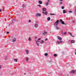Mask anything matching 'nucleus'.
<instances>
[{
	"instance_id": "nucleus-1",
	"label": "nucleus",
	"mask_w": 76,
	"mask_h": 76,
	"mask_svg": "<svg viewBox=\"0 0 76 76\" xmlns=\"http://www.w3.org/2000/svg\"><path fill=\"white\" fill-rule=\"evenodd\" d=\"M59 22H60V20H57L54 23V25H55V26H57V25H58Z\"/></svg>"
},
{
	"instance_id": "nucleus-2",
	"label": "nucleus",
	"mask_w": 76,
	"mask_h": 76,
	"mask_svg": "<svg viewBox=\"0 0 76 76\" xmlns=\"http://www.w3.org/2000/svg\"><path fill=\"white\" fill-rule=\"evenodd\" d=\"M12 42H15V41H16V38L15 37H12Z\"/></svg>"
},
{
	"instance_id": "nucleus-3",
	"label": "nucleus",
	"mask_w": 76,
	"mask_h": 76,
	"mask_svg": "<svg viewBox=\"0 0 76 76\" xmlns=\"http://www.w3.org/2000/svg\"><path fill=\"white\" fill-rule=\"evenodd\" d=\"M38 24L37 23H35L34 24V26L35 28H38Z\"/></svg>"
},
{
	"instance_id": "nucleus-4",
	"label": "nucleus",
	"mask_w": 76,
	"mask_h": 76,
	"mask_svg": "<svg viewBox=\"0 0 76 76\" xmlns=\"http://www.w3.org/2000/svg\"><path fill=\"white\" fill-rule=\"evenodd\" d=\"M75 73V70H72L70 72V73L71 74H73L74 73Z\"/></svg>"
},
{
	"instance_id": "nucleus-5",
	"label": "nucleus",
	"mask_w": 76,
	"mask_h": 76,
	"mask_svg": "<svg viewBox=\"0 0 76 76\" xmlns=\"http://www.w3.org/2000/svg\"><path fill=\"white\" fill-rule=\"evenodd\" d=\"M40 44H42L44 43V41L43 40H40Z\"/></svg>"
},
{
	"instance_id": "nucleus-6",
	"label": "nucleus",
	"mask_w": 76,
	"mask_h": 76,
	"mask_svg": "<svg viewBox=\"0 0 76 76\" xmlns=\"http://www.w3.org/2000/svg\"><path fill=\"white\" fill-rule=\"evenodd\" d=\"M63 42L61 41H60L59 42L58 41H57L56 42V44H59L60 43H61Z\"/></svg>"
},
{
	"instance_id": "nucleus-7",
	"label": "nucleus",
	"mask_w": 76,
	"mask_h": 76,
	"mask_svg": "<svg viewBox=\"0 0 76 76\" xmlns=\"http://www.w3.org/2000/svg\"><path fill=\"white\" fill-rule=\"evenodd\" d=\"M47 34V32L45 31H44V33L42 34L43 35H45V34Z\"/></svg>"
},
{
	"instance_id": "nucleus-8",
	"label": "nucleus",
	"mask_w": 76,
	"mask_h": 76,
	"mask_svg": "<svg viewBox=\"0 0 76 76\" xmlns=\"http://www.w3.org/2000/svg\"><path fill=\"white\" fill-rule=\"evenodd\" d=\"M67 10H63V13H67Z\"/></svg>"
},
{
	"instance_id": "nucleus-9",
	"label": "nucleus",
	"mask_w": 76,
	"mask_h": 76,
	"mask_svg": "<svg viewBox=\"0 0 76 76\" xmlns=\"http://www.w3.org/2000/svg\"><path fill=\"white\" fill-rule=\"evenodd\" d=\"M71 43L72 44H73V43H75V41L73 40H72L71 41Z\"/></svg>"
},
{
	"instance_id": "nucleus-10",
	"label": "nucleus",
	"mask_w": 76,
	"mask_h": 76,
	"mask_svg": "<svg viewBox=\"0 0 76 76\" xmlns=\"http://www.w3.org/2000/svg\"><path fill=\"white\" fill-rule=\"evenodd\" d=\"M47 11H46L45 13L43 11L42 12V13L44 14V15H47Z\"/></svg>"
},
{
	"instance_id": "nucleus-11",
	"label": "nucleus",
	"mask_w": 76,
	"mask_h": 76,
	"mask_svg": "<svg viewBox=\"0 0 76 76\" xmlns=\"http://www.w3.org/2000/svg\"><path fill=\"white\" fill-rule=\"evenodd\" d=\"M58 39H59V40H62V39L60 37V36H58Z\"/></svg>"
},
{
	"instance_id": "nucleus-12",
	"label": "nucleus",
	"mask_w": 76,
	"mask_h": 76,
	"mask_svg": "<svg viewBox=\"0 0 76 76\" xmlns=\"http://www.w3.org/2000/svg\"><path fill=\"white\" fill-rule=\"evenodd\" d=\"M25 51L26 52V53L27 54H29V51L28 50H25Z\"/></svg>"
},
{
	"instance_id": "nucleus-13",
	"label": "nucleus",
	"mask_w": 76,
	"mask_h": 76,
	"mask_svg": "<svg viewBox=\"0 0 76 76\" xmlns=\"http://www.w3.org/2000/svg\"><path fill=\"white\" fill-rule=\"evenodd\" d=\"M35 41H36L37 44L38 46H39V43L37 42V41L36 40H35Z\"/></svg>"
},
{
	"instance_id": "nucleus-14",
	"label": "nucleus",
	"mask_w": 76,
	"mask_h": 76,
	"mask_svg": "<svg viewBox=\"0 0 76 76\" xmlns=\"http://www.w3.org/2000/svg\"><path fill=\"white\" fill-rule=\"evenodd\" d=\"M56 29H57V30H58V29H60V28L59 27H58L57 26H56Z\"/></svg>"
},
{
	"instance_id": "nucleus-15",
	"label": "nucleus",
	"mask_w": 76,
	"mask_h": 76,
	"mask_svg": "<svg viewBox=\"0 0 76 76\" xmlns=\"http://www.w3.org/2000/svg\"><path fill=\"white\" fill-rule=\"evenodd\" d=\"M41 16V14L37 13L36 15V16Z\"/></svg>"
},
{
	"instance_id": "nucleus-16",
	"label": "nucleus",
	"mask_w": 76,
	"mask_h": 76,
	"mask_svg": "<svg viewBox=\"0 0 76 76\" xmlns=\"http://www.w3.org/2000/svg\"><path fill=\"white\" fill-rule=\"evenodd\" d=\"M39 3L40 4H42V2L41 1H38Z\"/></svg>"
},
{
	"instance_id": "nucleus-17",
	"label": "nucleus",
	"mask_w": 76,
	"mask_h": 76,
	"mask_svg": "<svg viewBox=\"0 0 76 76\" xmlns=\"http://www.w3.org/2000/svg\"><path fill=\"white\" fill-rule=\"evenodd\" d=\"M61 23L63 25H66V24L64 23V22L63 21H62Z\"/></svg>"
},
{
	"instance_id": "nucleus-18",
	"label": "nucleus",
	"mask_w": 76,
	"mask_h": 76,
	"mask_svg": "<svg viewBox=\"0 0 76 76\" xmlns=\"http://www.w3.org/2000/svg\"><path fill=\"white\" fill-rule=\"evenodd\" d=\"M28 40L29 41H31V37H29L28 38Z\"/></svg>"
},
{
	"instance_id": "nucleus-19",
	"label": "nucleus",
	"mask_w": 76,
	"mask_h": 76,
	"mask_svg": "<svg viewBox=\"0 0 76 76\" xmlns=\"http://www.w3.org/2000/svg\"><path fill=\"white\" fill-rule=\"evenodd\" d=\"M50 17H48V18H47L48 20L49 21L50 20Z\"/></svg>"
},
{
	"instance_id": "nucleus-20",
	"label": "nucleus",
	"mask_w": 76,
	"mask_h": 76,
	"mask_svg": "<svg viewBox=\"0 0 76 76\" xmlns=\"http://www.w3.org/2000/svg\"><path fill=\"white\" fill-rule=\"evenodd\" d=\"M26 61L28 62L29 60V58H28V57H27L26 59Z\"/></svg>"
},
{
	"instance_id": "nucleus-21",
	"label": "nucleus",
	"mask_w": 76,
	"mask_h": 76,
	"mask_svg": "<svg viewBox=\"0 0 76 76\" xmlns=\"http://www.w3.org/2000/svg\"><path fill=\"white\" fill-rule=\"evenodd\" d=\"M43 11H46V9L45 8H43Z\"/></svg>"
},
{
	"instance_id": "nucleus-22",
	"label": "nucleus",
	"mask_w": 76,
	"mask_h": 76,
	"mask_svg": "<svg viewBox=\"0 0 76 76\" xmlns=\"http://www.w3.org/2000/svg\"><path fill=\"white\" fill-rule=\"evenodd\" d=\"M26 7V4H24L23 5V7Z\"/></svg>"
},
{
	"instance_id": "nucleus-23",
	"label": "nucleus",
	"mask_w": 76,
	"mask_h": 76,
	"mask_svg": "<svg viewBox=\"0 0 76 76\" xmlns=\"http://www.w3.org/2000/svg\"><path fill=\"white\" fill-rule=\"evenodd\" d=\"M14 61H15V62H17L18 61V59H14Z\"/></svg>"
},
{
	"instance_id": "nucleus-24",
	"label": "nucleus",
	"mask_w": 76,
	"mask_h": 76,
	"mask_svg": "<svg viewBox=\"0 0 76 76\" xmlns=\"http://www.w3.org/2000/svg\"><path fill=\"white\" fill-rule=\"evenodd\" d=\"M45 56H48V53H45Z\"/></svg>"
},
{
	"instance_id": "nucleus-25",
	"label": "nucleus",
	"mask_w": 76,
	"mask_h": 76,
	"mask_svg": "<svg viewBox=\"0 0 76 76\" xmlns=\"http://www.w3.org/2000/svg\"><path fill=\"white\" fill-rule=\"evenodd\" d=\"M37 6H39V7H41V5H40V4L37 5Z\"/></svg>"
},
{
	"instance_id": "nucleus-26",
	"label": "nucleus",
	"mask_w": 76,
	"mask_h": 76,
	"mask_svg": "<svg viewBox=\"0 0 76 76\" xmlns=\"http://www.w3.org/2000/svg\"><path fill=\"white\" fill-rule=\"evenodd\" d=\"M61 9H64V7L63 6H62Z\"/></svg>"
},
{
	"instance_id": "nucleus-27",
	"label": "nucleus",
	"mask_w": 76,
	"mask_h": 76,
	"mask_svg": "<svg viewBox=\"0 0 76 76\" xmlns=\"http://www.w3.org/2000/svg\"><path fill=\"white\" fill-rule=\"evenodd\" d=\"M39 40H41V38H40L37 40V42H39Z\"/></svg>"
},
{
	"instance_id": "nucleus-28",
	"label": "nucleus",
	"mask_w": 76,
	"mask_h": 76,
	"mask_svg": "<svg viewBox=\"0 0 76 76\" xmlns=\"http://www.w3.org/2000/svg\"><path fill=\"white\" fill-rule=\"evenodd\" d=\"M50 15H56V14H50Z\"/></svg>"
},
{
	"instance_id": "nucleus-29",
	"label": "nucleus",
	"mask_w": 76,
	"mask_h": 76,
	"mask_svg": "<svg viewBox=\"0 0 76 76\" xmlns=\"http://www.w3.org/2000/svg\"><path fill=\"white\" fill-rule=\"evenodd\" d=\"M66 34H67V32H65L64 33V35H66Z\"/></svg>"
},
{
	"instance_id": "nucleus-30",
	"label": "nucleus",
	"mask_w": 76,
	"mask_h": 76,
	"mask_svg": "<svg viewBox=\"0 0 76 76\" xmlns=\"http://www.w3.org/2000/svg\"><path fill=\"white\" fill-rule=\"evenodd\" d=\"M69 34L70 35V36H72V34L71 33H69Z\"/></svg>"
},
{
	"instance_id": "nucleus-31",
	"label": "nucleus",
	"mask_w": 76,
	"mask_h": 76,
	"mask_svg": "<svg viewBox=\"0 0 76 76\" xmlns=\"http://www.w3.org/2000/svg\"><path fill=\"white\" fill-rule=\"evenodd\" d=\"M60 4H63V2L61 1L60 2Z\"/></svg>"
},
{
	"instance_id": "nucleus-32",
	"label": "nucleus",
	"mask_w": 76,
	"mask_h": 76,
	"mask_svg": "<svg viewBox=\"0 0 76 76\" xmlns=\"http://www.w3.org/2000/svg\"><path fill=\"white\" fill-rule=\"evenodd\" d=\"M46 6H48V3L47 2L46 3Z\"/></svg>"
},
{
	"instance_id": "nucleus-33",
	"label": "nucleus",
	"mask_w": 76,
	"mask_h": 76,
	"mask_svg": "<svg viewBox=\"0 0 76 76\" xmlns=\"http://www.w3.org/2000/svg\"><path fill=\"white\" fill-rule=\"evenodd\" d=\"M61 34H62V35H64V33H63V31H61Z\"/></svg>"
},
{
	"instance_id": "nucleus-34",
	"label": "nucleus",
	"mask_w": 76,
	"mask_h": 76,
	"mask_svg": "<svg viewBox=\"0 0 76 76\" xmlns=\"http://www.w3.org/2000/svg\"><path fill=\"white\" fill-rule=\"evenodd\" d=\"M57 54H54V57H56L57 56Z\"/></svg>"
},
{
	"instance_id": "nucleus-35",
	"label": "nucleus",
	"mask_w": 76,
	"mask_h": 76,
	"mask_svg": "<svg viewBox=\"0 0 76 76\" xmlns=\"http://www.w3.org/2000/svg\"><path fill=\"white\" fill-rule=\"evenodd\" d=\"M4 60H7V57H6L4 58Z\"/></svg>"
},
{
	"instance_id": "nucleus-36",
	"label": "nucleus",
	"mask_w": 76,
	"mask_h": 76,
	"mask_svg": "<svg viewBox=\"0 0 76 76\" xmlns=\"http://www.w3.org/2000/svg\"><path fill=\"white\" fill-rule=\"evenodd\" d=\"M72 11H69V13H72Z\"/></svg>"
},
{
	"instance_id": "nucleus-37",
	"label": "nucleus",
	"mask_w": 76,
	"mask_h": 76,
	"mask_svg": "<svg viewBox=\"0 0 76 76\" xmlns=\"http://www.w3.org/2000/svg\"><path fill=\"white\" fill-rule=\"evenodd\" d=\"M15 19L12 20V21L13 22H15Z\"/></svg>"
},
{
	"instance_id": "nucleus-38",
	"label": "nucleus",
	"mask_w": 76,
	"mask_h": 76,
	"mask_svg": "<svg viewBox=\"0 0 76 76\" xmlns=\"http://www.w3.org/2000/svg\"><path fill=\"white\" fill-rule=\"evenodd\" d=\"M7 34H9V32H7Z\"/></svg>"
},
{
	"instance_id": "nucleus-39",
	"label": "nucleus",
	"mask_w": 76,
	"mask_h": 76,
	"mask_svg": "<svg viewBox=\"0 0 76 76\" xmlns=\"http://www.w3.org/2000/svg\"><path fill=\"white\" fill-rule=\"evenodd\" d=\"M35 39H37V37H35Z\"/></svg>"
},
{
	"instance_id": "nucleus-40",
	"label": "nucleus",
	"mask_w": 76,
	"mask_h": 76,
	"mask_svg": "<svg viewBox=\"0 0 76 76\" xmlns=\"http://www.w3.org/2000/svg\"><path fill=\"white\" fill-rule=\"evenodd\" d=\"M28 22H31V21L30 20H29Z\"/></svg>"
},
{
	"instance_id": "nucleus-41",
	"label": "nucleus",
	"mask_w": 76,
	"mask_h": 76,
	"mask_svg": "<svg viewBox=\"0 0 76 76\" xmlns=\"http://www.w3.org/2000/svg\"><path fill=\"white\" fill-rule=\"evenodd\" d=\"M76 21H73V23H76Z\"/></svg>"
},
{
	"instance_id": "nucleus-42",
	"label": "nucleus",
	"mask_w": 76,
	"mask_h": 76,
	"mask_svg": "<svg viewBox=\"0 0 76 76\" xmlns=\"http://www.w3.org/2000/svg\"><path fill=\"white\" fill-rule=\"evenodd\" d=\"M45 41H47V40H48V39L46 38L45 39Z\"/></svg>"
},
{
	"instance_id": "nucleus-43",
	"label": "nucleus",
	"mask_w": 76,
	"mask_h": 76,
	"mask_svg": "<svg viewBox=\"0 0 76 76\" xmlns=\"http://www.w3.org/2000/svg\"><path fill=\"white\" fill-rule=\"evenodd\" d=\"M60 21H61V22H62V21H63L62 20H61V19H60Z\"/></svg>"
},
{
	"instance_id": "nucleus-44",
	"label": "nucleus",
	"mask_w": 76,
	"mask_h": 76,
	"mask_svg": "<svg viewBox=\"0 0 76 76\" xmlns=\"http://www.w3.org/2000/svg\"><path fill=\"white\" fill-rule=\"evenodd\" d=\"M48 2H50V0H48Z\"/></svg>"
},
{
	"instance_id": "nucleus-45",
	"label": "nucleus",
	"mask_w": 76,
	"mask_h": 76,
	"mask_svg": "<svg viewBox=\"0 0 76 76\" xmlns=\"http://www.w3.org/2000/svg\"><path fill=\"white\" fill-rule=\"evenodd\" d=\"M2 11V10L1 9H0V12H1Z\"/></svg>"
},
{
	"instance_id": "nucleus-46",
	"label": "nucleus",
	"mask_w": 76,
	"mask_h": 76,
	"mask_svg": "<svg viewBox=\"0 0 76 76\" xmlns=\"http://www.w3.org/2000/svg\"><path fill=\"white\" fill-rule=\"evenodd\" d=\"M0 69H1V66H0Z\"/></svg>"
},
{
	"instance_id": "nucleus-47",
	"label": "nucleus",
	"mask_w": 76,
	"mask_h": 76,
	"mask_svg": "<svg viewBox=\"0 0 76 76\" xmlns=\"http://www.w3.org/2000/svg\"><path fill=\"white\" fill-rule=\"evenodd\" d=\"M60 1H62L63 0H60Z\"/></svg>"
},
{
	"instance_id": "nucleus-48",
	"label": "nucleus",
	"mask_w": 76,
	"mask_h": 76,
	"mask_svg": "<svg viewBox=\"0 0 76 76\" xmlns=\"http://www.w3.org/2000/svg\"><path fill=\"white\" fill-rule=\"evenodd\" d=\"M75 55H76V53H75Z\"/></svg>"
},
{
	"instance_id": "nucleus-49",
	"label": "nucleus",
	"mask_w": 76,
	"mask_h": 76,
	"mask_svg": "<svg viewBox=\"0 0 76 76\" xmlns=\"http://www.w3.org/2000/svg\"><path fill=\"white\" fill-rule=\"evenodd\" d=\"M75 12H76V10H75Z\"/></svg>"
},
{
	"instance_id": "nucleus-50",
	"label": "nucleus",
	"mask_w": 76,
	"mask_h": 76,
	"mask_svg": "<svg viewBox=\"0 0 76 76\" xmlns=\"http://www.w3.org/2000/svg\"><path fill=\"white\" fill-rule=\"evenodd\" d=\"M10 41H12V40L11 39H10Z\"/></svg>"
},
{
	"instance_id": "nucleus-51",
	"label": "nucleus",
	"mask_w": 76,
	"mask_h": 76,
	"mask_svg": "<svg viewBox=\"0 0 76 76\" xmlns=\"http://www.w3.org/2000/svg\"><path fill=\"white\" fill-rule=\"evenodd\" d=\"M75 51H76V49H75Z\"/></svg>"
},
{
	"instance_id": "nucleus-52",
	"label": "nucleus",
	"mask_w": 76,
	"mask_h": 76,
	"mask_svg": "<svg viewBox=\"0 0 76 76\" xmlns=\"http://www.w3.org/2000/svg\"><path fill=\"white\" fill-rule=\"evenodd\" d=\"M51 73V72H50V73Z\"/></svg>"
},
{
	"instance_id": "nucleus-53",
	"label": "nucleus",
	"mask_w": 76,
	"mask_h": 76,
	"mask_svg": "<svg viewBox=\"0 0 76 76\" xmlns=\"http://www.w3.org/2000/svg\"><path fill=\"white\" fill-rule=\"evenodd\" d=\"M6 28H7V27H6Z\"/></svg>"
}]
</instances>
